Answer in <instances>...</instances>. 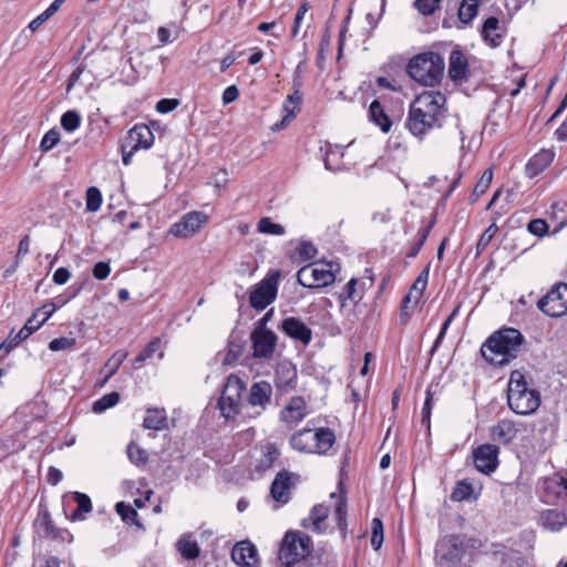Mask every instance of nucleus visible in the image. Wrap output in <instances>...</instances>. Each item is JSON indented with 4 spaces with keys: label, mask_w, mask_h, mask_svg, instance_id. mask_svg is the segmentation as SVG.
Returning <instances> with one entry per match:
<instances>
[{
    "label": "nucleus",
    "mask_w": 567,
    "mask_h": 567,
    "mask_svg": "<svg viewBox=\"0 0 567 567\" xmlns=\"http://www.w3.org/2000/svg\"><path fill=\"white\" fill-rule=\"evenodd\" d=\"M446 97L439 91H426L417 95L410 105L406 127L416 137L440 128L446 118Z\"/></svg>",
    "instance_id": "f257e3e1"
},
{
    "label": "nucleus",
    "mask_w": 567,
    "mask_h": 567,
    "mask_svg": "<svg viewBox=\"0 0 567 567\" xmlns=\"http://www.w3.org/2000/svg\"><path fill=\"white\" fill-rule=\"evenodd\" d=\"M524 337L519 330L503 328L491 334L482 344V357L491 364L503 367L516 359Z\"/></svg>",
    "instance_id": "f03ea898"
},
{
    "label": "nucleus",
    "mask_w": 567,
    "mask_h": 567,
    "mask_svg": "<svg viewBox=\"0 0 567 567\" xmlns=\"http://www.w3.org/2000/svg\"><path fill=\"white\" fill-rule=\"evenodd\" d=\"M336 443V434L330 427H302L289 439L290 446L303 454L326 455Z\"/></svg>",
    "instance_id": "7ed1b4c3"
},
{
    "label": "nucleus",
    "mask_w": 567,
    "mask_h": 567,
    "mask_svg": "<svg viewBox=\"0 0 567 567\" xmlns=\"http://www.w3.org/2000/svg\"><path fill=\"white\" fill-rule=\"evenodd\" d=\"M507 402L516 414L529 415L539 408L540 394L528 386L520 371L515 370L511 373L508 382Z\"/></svg>",
    "instance_id": "20e7f679"
},
{
    "label": "nucleus",
    "mask_w": 567,
    "mask_h": 567,
    "mask_svg": "<svg viewBox=\"0 0 567 567\" xmlns=\"http://www.w3.org/2000/svg\"><path fill=\"white\" fill-rule=\"evenodd\" d=\"M444 59L435 52H423L413 56L408 64L409 75L424 86H434L443 78Z\"/></svg>",
    "instance_id": "39448f33"
},
{
    "label": "nucleus",
    "mask_w": 567,
    "mask_h": 567,
    "mask_svg": "<svg viewBox=\"0 0 567 567\" xmlns=\"http://www.w3.org/2000/svg\"><path fill=\"white\" fill-rule=\"evenodd\" d=\"M311 551V539L301 532H287L278 557L282 565L291 567L300 560L305 559Z\"/></svg>",
    "instance_id": "423d86ee"
},
{
    "label": "nucleus",
    "mask_w": 567,
    "mask_h": 567,
    "mask_svg": "<svg viewBox=\"0 0 567 567\" xmlns=\"http://www.w3.org/2000/svg\"><path fill=\"white\" fill-rule=\"evenodd\" d=\"M339 265L333 261H318L300 268L297 281L306 288H322L336 280V270Z\"/></svg>",
    "instance_id": "0eeeda50"
},
{
    "label": "nucleus",
    "mask_w": 567,
    "mask_h": 567,
    "mask_svg": "<svg viewBox=\"0 0 567 567\" xmlns=\"http://www.w3.org/2000/svg\"><path fill=\"white\" fill-rule=\"evenodd\" d=\"M245 390L246 384L239 377L230 374L227 378L221 395L218 400L220 413L225 419L230 420L239 414L243 406V393Z\"/></svg>",
    "instance_id": "6e6552de"
},
{
    "label": "nucleus",
    "mask_w": 567,
    "mask_h": 567,
    "mask_svg": "<svg viewBox=\"0 0 567 567\" xmlns=\"http://www.w3.org/2000/svg\"><path fill=\"white\" fill-rule=\"evenodd\" d=\"M280 276V271L276 270L255 286L249 295V302L254 309L264 310L276 300Z\"/></svg>",
    "instance_id": "1a4fd4ad"
},
{
    "label": "nucleus",
    "mask_w": 567,
    "mask_h": 567,
    "mask_svg": "<svg viewBox=\"0 0 567 567\" xmlns=\"http://www.w3.org/2000/svg\"><path fill=\"white\" fill-rule=\"evenodd\" d=\"M538 308L548 317L558 318L567 313V284H556L537 302Z\"/></svg>",
    "instance_id": "9d476101"
},
{
    "label": "nucleus",
    "mask_w": 567,
    "mask_h": 567,
    "mask_svg": "<svg viewBox=\"0 0 567 567\" xmlns=\"http://www.w3.org/2000/svg\"><path fill=\"white\" fill-rule=\"evenodd\" d=\"M209 220L207 214L199 210H192L171 225L169 234L176 238H192L198 234L204 225Z\"/></svg>",
    "instance_id": "9b49d317"
},
{
    "label": "nucleus",
    "mask_w": 567,
    "mask_h": 567,
    "mask_svg": "<svg viewBox=\"0 0 567 567\" xmlns=\"http://www.w3.org/2000/svg\"><path fill=\"white\" fill-rule=\"evenodd\" d=\"M311 413L308 400L302 395L291 396L279 411V421L288 427L297 426Z\"/></svg>",
    "instance_id": "f8f14e48"
},
{
    "label": "nucleus",
    "mask_w": 567,
    "mask_h": 567,
    "mask_svg": "<svg viewBox=\"0 0 567 567\" xmlns=\"http://www.w3.org/2000/svg\"><path fill=\"white\" fill-rule=\"evenodd\" d=\"M277 340L278 338L274 331L255 328L250 333L254 358L270 360L275 353Z\"/></svg>",
    "instance_id": "ddd939ff"
},
{
    "label": "nucleus",
    "mask_w": 567,
    "mask_h": 567,
    "mask_svg": "<svg viewBox=\"0 0 567 567\" xmlns=\"http://www.w3.org/2000/svg\"><path fill=\"white\" fill-rule=\"evenodd\" d=\"M299 476L289 471L282 470L275 476L270 486V496L280 504H287L291 498V491L295 488Z\"/></svg>",
    "instance_id": "4468645a"
},
{
    "label": "nucleus",
    "mask_w": 567,
    "mask_h": 567,
    "mask_svg": "<svg viewBox=\"0 0 567 567\" xmlns=\"http://www.w3.org/2000/svg\"><path fill=\"white\" fill-rule=\"evenodd\" d=\"M539 491L543 502L548 504L567 499V478L558 474L545 477L539 483Z\"/></svg>",
    "instance_id": "2eb2a0df"
},
{
    "label": "nucleus",
    "mask_w": 567,
    "mask_h": 567,
    "mask_svg": "<svg viewBox=\"0 0 567 567\" xmlns=\"http://www.w3.org/2000/svg\"><path fill=\"white\" fill-rule=\"evenodd\" d=\"M272 386L267 381L255 382L248 393L247 403L256 415L262 414L271 402Z\"/></svg>",
    "instance_id": "dca6fc26"
},
{
    "label": "nucleus",
    "mask_w": 567,
    "mask_h": 567,
    "mask_svg": "<svg viewBox=\"0 0 567 567\" xmlns=\"http://www.w3.org/2000/svg\"><path fill=\"white\" fill-rule=\"evenodd\" d=\"M499 449L494 444H482L473 452L474 464L478 472L491 474L498 466Z\"/></svg>",
    "instance_id": "f3484780"
},
{
    "label": "nucleus",
    "mask_w": 567,
    "mask_h": 567,
    "mask_svg": "<svg viewBox=\"0 0 567 567\" xmlns=\"http://www.w3.org/2000/svg\"><path fill=\"white\" fill-rule=\"evenodd\" d=\"M297 368L289 360L279 361L275 368L274 382L280 393H287L297 386Z\"/></svg>",
    "instance_id": "a211bd4d"
},
{
    "label": "nucleus",
    "mask_w": 567,
    "mask_h": 567,
    "mask_svg": "<svg viewBox=\"0 0 567 567\" xmlns=\"http://www.w3.org/2000/svg\"><path fill=\"white\" fill-rule=\"evenodd\" d=\"M233 561L240 567H258V553L252 543L243 540L237 543L231 550Z\"/></svg>",
    "instance_id": "6ab92c4d"
},
{
    "label": "nucleus",
    "mask_w": 567,
    "mask_h": 567,
    "mask_svg": "<svg viewBox=\"0 0 567 567\" xmlns=\"http://www.w3.org/2000/svg\"><path fill=\"white\" fill-rule=\"evenodd\" d=\"M449 76L453 82H466L471 76L467 58L458 50H454L449 59Z\"/></svg>",
    "instance_id": "aec40b11"
},
{
    "label": "nucleus",
    "mask_w": 567,
    "mask_h": 567,
    "mask_svg": "<svg viewBox=\"0 0 567 567\" xmlns=\"http://www.w3.org/2000/svg\"><path fill=\"white\" fill-rule=\"evenodd\" d=\"M154 143V134L145 124H137L130 130L126 137V146L133 151L147 150Z\"/></svg>",
    "instance_id": "412c9836"
},
{
    "label": "nucleus",
    "mask_w": 567,
    "mask_h": 567,
    "mask_svg": "<svg viewBox=\"0 0 567 567\" xmlns=\"http://www.w3.org/2000/svg\"><path fill=\"white\" fill-rule=\"evenodd\" d=\"M282 331L290 338L308 344L311 341L312 332L300 319L289 317L281 322Z\"/></svg>",
    "instance_id": "4be33fe9"
},
{
    "label": "nucleus",
    "mask_w": 567,
    "mask_h": 567,
    "mask_svg": "<svg viewBox=\"0 0 567 567\" xmlns=\"http://www.w3.org/2000/svg\"><path fill=\"white\" fill-rule=\"evenodd\" d=\"M481 35L489 47H498L504 37L499 19L496 17L487 18L482 25Z\"/></svg>",
    "instance_id": "5701e85b"
},
{
    "label": "nucleus",
    "mask_w": 567,
    "mask_h": 567,
    "mask_svg": "<svg viewBox=\"0 0 567 567\" xmlns=\"http://www.w3.org/2000/svg\"><path fill=\"white\" fill-rule=\"evenodd\" d=\"M555 154L550 150H542L535 154L526 164V175L534 178L543 173L554 161Z\"/></svg>",
    "instance_id": "b1692460"
},
{
    "label": "nucleus",
    "mask_w": 567,
    "mask_h": 567,
    "mask_svg": "<svg viewBox=\"0 0 567 567\" xmlns=\"http://www.w3.org/2000/svg\"><path fill=\"white\" fill-rule=\"evenodd\" d=\"M329 515V507L319 504L312 507L308 517L301 522L302 527L310 528L316 533H322L324 530V520Z\"/></svg>",
    "instance_id": "393cba45"
},
{
    "label": "nucleus",
    "mask_w": 567,
    "mask_h": 567,
    "mask_svg": "<svg viewBox=\"0 0 567 567\" xmlns=\"http://www.w3.org/2000/svg\"><path fill=\"white\" fill-rule=\"evenodd\" d=\"M539 524L549 532H558L567 524L565 513L557 509H547L540 513Z\"/></svg>",
    "instance_id": "a878e982"
},
{
    "label": "nucleus",
    "mask_w": 567,
    "mask_h": 567,
    "mask_svg": "<svg viewBox=\"0 0 567 567\" xmlns=\"http://www.w3.org/2000/svg\"><path fill=\"white\" fill-rule=\"evenodd\" d=\"M430 266L427 265L417 276L408 295L403 298L402 308L405 309L408 303L414 300L415 303L421 299L429 281Z\"/></svg>",
    "instance_id": "bb28decb"
},
{
    "label": "nucleus",
    "mask_w": 567,
    "mask_h": 567,
    "mask_svg": "<svg viewBox=\"0 0 567 567\" xmlns=\"http://www.w3.org/2000/svg\"><path fill=\"white\" fill-rule=\"evenodd\" d=\"M517 434L514 422L509 420H501L491 430L492 439L502 444L511 443Z\"/></svg>",
    "instance_id": "cd10ccee"
},
{
    "label": "nucleus",
    "mask_w": 567,
    "mask_h": 567,
    "mask_svg": "<svg viewBox=\"0 0 567 567\" xmlns=\"http://www.w3.org/2000/svg\"><path fill=\"white\" fill-rule=\"evenodd\" d=\"M42 324L43 321L38 320V312H33V315L27 320L25 324L20 329L17 336L8 343L6 353H9L21 341L28 339L33 332L40 329Z\"/></svg>",
    "instance_id": "c85d7f7f"
},
{
    "label": "nucleus",
    "mask_w": 567,
    "mask_h": 567,
    "mask_svg": "<svg viewBox=\"0 0 567 567\" xmlns=\"http://www.w3.org/2000/svg\"><path fill=\"white\" fill-rule=\"evenodd\" d=\"M143 426L148 430L162 431L167 427V414L165 409L148 408L143 421Z\"/></svg>",
    "instance_id": "c756f323"
},
{
    "label": "nucleus",
    "mask_w": 567,
    "mask_h": 567,
    "mask_svg": "<svg viewBox=\"0 0 567 567\" xmlns=\"http://www.w3.org/2000/svg\"><path fill=\"white\" fill-rule=\"evenodd\" d=\"M176 549L187 560L196 559L200 554L198 543L190 534H185L178 539Z\"/></svg>",
    "instance_id": "7c9ffc66"
},
{
    "label": "nucleus",
    "mask_w": 567,
    "mask_h": 567,
    "mask_svg": "<svg viewBox=\"0 0 567 567\" xmlns=\"http://www.w3.org/2000/svg\"><path fill=\"white\" fill-rule=\"evenodd\" d=\"M370 120L375 123L382 132L388 133L392 126V122L385 114L383 106L379 101L374 100L369 107Z\"/></svg>",
    "instance_id": "2f4dec72"
},
{
    "label": "nucleus",
    "mask_w": 567,
    "mask_h": 567,
    "mask_svg": "<svg viewBox=\"0 0 567 567\" xmlns=\"http://www.w3.org/2000/svg\"><path fill=\"white\" fill-rule=\"evenodd\" d=\"M280 455L279 449L272 444L268 443L261 447V456L258 460V464L256 465V470L259 472H265L269 470L274 463L278 460Z\"/></svg>",
    "instance_id": "473e14b6"
},
{
    "label": "nucleus",
    "mask_w": 567,
    "mask_h": 567,
    "mask_svg": "<svg viewBox=\"0 0 567 567\" xmlns=\"http://www.w3.org/2000/svg\"><path fill=\"white\" fill-rule=\"evenodd\" d=\"M73 498L78 507L72 513L71 518L72 520H82L84 519V514H87L92 511L91 499L86 494L80 492H74Z\"/></svg>",
    "instance_id": "72a5a7b5"
},
{
    "label": "nucleus",
    "mask_w": 567,
    "mask_h": 567,
    "mask_svg": "<svg viewBox=\"0 0 567 567\" xmlns=\"http://www.w3.org/2000/svg\"><path fill=\"white\" fill-rule=\"evenodd\" d=\"M127 358V352L123 350H118L106 361L104 364V370H106V374L102 382V385L105 384L118 370L124 360Z\"/></svg>",
    "instance_id": "f704fd0d"
},
{
    "label": "nucleus",
    "mask_w": 567,
    "mask_h": 567,
    "mask_svg": "<svg viewBox=\"0 0 567 567\" xmlns=\"http://www.w3.org/2000/svg\"><path fill=\"white\" fill-rule=\"evenodd\" d=\"M482 0H463L458 9V19L467 24L477 14L478 4Z\"/></svg>",
    "instance_id": "c9c22d12"
},
{
    "label": "nucleus",
    "mask_w": 567,
    "mask_h": 567,
    "mask_svg": "<svg viewBox=\"0 0 567 567\" xmlns=\"http://www.w3.org/2000/svg\"><path fill=\"white\" fill-rule=\"evenodd\" d=\"M499 216H501V214L495 212L493 215V223L481 235V237L477 241V245H476L477 254H481L482 251L485 250V248L489 245L491 240L493 239L496 231L498 230L496 220H497V218H499Z\"/></svg>",
    "instance_id": "e433bc0d"
},
{
    "label": "nucleus",
    "mask_w": 567,
    "mask_h": 567,
    "mask_svg": "<svg viewBox=\"0 0 567 567\" xmlns=\"http://www.w3.org/2000/svg\"><path fill=\"white\" fill-rule=\"evenodd\" d=\"M161 340L158 338L153 339L147 346L140 352V354L133 361V368L138 369L143 362L151 359L158 350Z\"/></svg>",
    "instance_id": "4c0bfd02"
},
{
    "label": "nucleus",
    "mask_w": 567,
    "mask_h": 567,
    "mask_svg": "<svg viewBox=\"0 0 567 567\" xmlns=\"http://www.w3.org/2000/svg\"><path fill=\"white\" fill-rule=\"evenodd\" d=\"M118 401H120V394L114 391V392L107 393V394L103 395L102 398H100L99 400H96L93 403L92 410L95 413H103L107 409L115 406L118 403Z\"/></svg>",
    "instance_id": "58836bf2"
},
{
    "label": "nucleus",
    "mask_w": 567,
    "mask_h": 567,
    "mask_svg": "<svg viewBox=\"0 0 567 567\" xmlns=\"http://www.w3.org/2000/svg\"><path fill=\"white\" fill-rule=\"evenodd\" d=\"M257 229L261 234L282 236L286 230L280 224L272 223L269 217H264L258 221Z\"/></svg>",
    "instance_id": "ea45409f"
},
{
    "label": "nucleus",
    "mask_w": 567,
    "mask_h": 567,
    "mask_svg": "<svg viewBox=\"0 0 567 567\" xmlns=\"http://www.w3.org/2000/svg\"><path fill=\"white\" fill-rule=\"evenodd\" d=\"M60 123L63 130H65L69 133H72L80 127L81 116L76 111L70 110L61 116Z\"/></svg>",
    "instance_id": "a19ab883"
},
{
    "label": "nucleus",
    "mask_w": 567,
    "mask_h": 567,
    "mask_svg": "<svg viewBox=\"0 0 567 567\" xmlns=\"http://www.w3.org/2000/svg\"><path fill=\"white\" fill-rule=\"evenodd\" d=\"M473 494V485L467 481H460L454 487L451 498L455 502H463L471 498Z\"/></svg>",
    "instance_id": "79ce46f5"
},
{
    "label": "nucleus",
    "mask_w": 567,
    "mask_h": 567,
    "mask_svg": "<svg viewBox=\"0 0 567 567\" xmlns=\"http://www.w3.org/2000/svg\"><path fill=\"white\" fill-rule=\"evenodd\" d=\"M299 69H300V65L297 68L296 70V75H295V79H293V86H295V92L291 94V95H288V97L286 99L285 103H287V105L290 107V110H295V112L297 113V111L299 110V105L302 101V95H301V92H300V81H299Z\"/></svg>",
    "instance_id": "37998d69"
},
{
    "label": "nucleus",
    "mask_w": 567,
    "mask_h": 567,
    "mask_svg": "<svg viewBox=\"0 0 567 567\" xmlns=\"http://www.w3.org/2000/svg\"><path fill=\"white\" fill-rule=\"evenodd\" d=\"M493 179V171L492 168H487L483 172L481 178L474 186L472 197L477 199L481 195H483L489 187Z\"/></svg>",
    "instance_id": "c03bdc74"
},
{
    "label": "nucleus",
    "mask_w": 567,
    "mask_h": 567,
    "mask_svg": "<svg viewBox=\"0 0 567 567\" xmlns=\"http://www.w3.org/2000/svg\"><path fill=\"white\" fill-rule=\"evenodd\" d=\"M357 284L358 279L351 278L344 286L343 291L340 293V300L342 306L346 305L347 300L357 302L361 299V297L357 292Z\"/></svg>",
    "instance_id": "a18cd8bd"
},
{
    "label": "nucleus",
    "mask_w": 567,
    "mask_h": 567,
    "mask_svg": "<svg viewBox=\"0 0 567 567\" xmlns=\"http://www.w3.org/2000/svg\"><path fill=\"white\" fill-rule=\"evenodd\" d=\"M102 205V194L99 188L90 187L86 190V210L97 212Z\"/></svg>",
    "instance_id": "49530a36"
},
{
    "label": "nucleus",
    "mask_w": 567,
    "mask_h": 567,
    "mask_svg": "<svg viewBox=\"0 0 567 567\" xmlns=\"http://www.w3.org/2000/svg\"><path fill=\"white\" fill-rule=\"evenodd\" d=\"M296 255L300 261H308L316 257L317 248L311 241H301L296 248Z\"/></svg>",
    "instance_id": "de8ad7c7"
},
{
    "label": "nucleus",
    "mask_w": 567,
    "mask_h": 567,
    "mask_svg": "<svg viewBox=\"0 0 567 567\" xmlns=\"http://www.w3.org/2000/svg\"><path fill=\"white\" fill-rule=\"evenodd\" d=\"M383 543V523L380 518L375 517L372 519V536L371 546L378 550Z\"/></svg>",
    "instance_id": "09e8293b"
},
{
    "label": "nucleus",
    "mask_w": 567,
    "mask_h": 567,
    "mask_svg": "<svg viewBox=\"0 0 567 567\" xmlns=\"http://www.w3.org/2000/svg\"><path fill=\"white\" fill-rule=\"evenodd\" d=\"M35 526L39 529V532L44 533L45 535L53 534V524L50 516V513L44 509L38 514V517L35 519Z\"/></svg>",
    "instance_id": "8fccbe9b"
},
{
    "label": "nucleus",
    "mask_w": 567,
    "mask_h": 567,
    "mask_svg": "<svg viewBox=\"0 0 567 567\" xmlns=\"http://www.w3.org/2000/svg\"><path fill=\"white\" fill-rule=\"evenodd\" d=\"M76 340L74 338L61 337L55 338L49 342V349L53 352L71 350L75 347Z\"/></svg>",
    "instance_id": "3c124183"
},
{
    "label": "nucleus",
    "mask_w": 567,
    "mask_h": 567,
    "mask_svg": "<svg viewBox=\"0 0 567 567\" xmlns=\"http://www.w3.org/2000/svg\"><path fill=\"white\" fill-rule=\"evenodd\" d=\"M127 456L131 462L135 464H144L147 461V453L145 450L140 447L136 443L131 442L127 445Z\"/></svg>",
    "instance_id": "603ef678"
},
{
    "label": "nucleus",
    "mask_w": 567,
    "mask_h": 567,
    "mask_svg": "<svg viewBox=\"0 0 567 567\" xmlns=\"http://www.w3.org/2000/svg\"><path fill=\"white\" fill-rule=\"evenodd\" d=\"M432 224L425 226L419 231V239L411 247L410 251L406 254L408 258H415L417 254L420 252L421 248L423 247L424 243L426 241L431 230H432Z\"/></svg>",
    "instance_id": "864d4df0"
},
{
    "label": "nucleus",
    "mask_w": 567,
    "mask_h": 567,
    "mask_svg": "<svg viewBox=\"0 0 567 567\" xmlns=\"http://www.w3.org/2000/svg\"><path fill=\"white\" fill-rule=\"evenodd\" d=\"M60 141V132L56 128L49 130L41 140L40 150L48 152L52 150Z\"/></svg>",
    "instance_id": "5fc2aeb1"
},
{
    "label": "nucleus",
    "mask_w": 567,
    "mask_h": 567,
    "mask_svg": "<svg viewBox=\"0 0 567 567\" xmlns=\"http://www.w3.org/2000/svg\"><path fill=\"white\" fill-rule=\"evenodd\" d=\"M116 512L123 519V522L127 524H133L137 518V512L130 505L124 502H120L116 504Z\"/></svg>",
    "instance_id": "6e6d98bb"
},
{
    "label": "nucleus",
    "mask_w": 567,
    "mask_h": 567,
    "mask_svg": "<svg viewBox=\"0 0 567 567\" xmlns=\"http://www.w3.org/2000/svg\"><path fill=\"white\" fill-rule=\"evenodd\" d=\"M342 157V154L340 153L339 150H329L327 153H326V157H324V167L329 171H338L340 169L341 167V159Z\"/></svg>",
    "instance_id": "4d7b16f0"
},
{
    "label": "nucleus",
    "mask_w": 567,
    "mask_h": 567,
    "mask_svg": "<svg viewBox=\"0 0 567 567\" xmlns=\"http://www.w3.org/2000/svg\"><path fill=\"white\" fill-rule=\"evenodd\" d=\"M441 0H415V8L423 16H431L440 7Z\"/></svg>",
    "instance_id": "13d9d810"
},
{
    "label": "nucleus",
    "mask_w": 567,
    "mask_h": 567,
    "mask_svg": "<svg viewBox=\"0 0 567 567\" xmlns=\"http://www.w3.org/2000/svg\"><path fill=\"white\" fill-rule=\"evenodd\" d=\"M527 229L530 234L542 237L548 233V224L544 219H533L528 223Z\"/></svg>",
    "instance_id": "bf43d9fd"
},
{
    "label": "nucleus",
    "mask_w": 567,
    "mask_h": 567,
    "mask_svg": "<svg viewBox=\"0 0 567 567\" xmlns=\"http://www.w3.org/2000/svg\"><path fill=\"white\" fill-rule=\"evenodd\" d=\"M308 11H309L308 2H303L299 6V8L296 12V16H295V20H293V25L291 29V37H293V38L297 37V34L299 32L300 24Z\"/></svg>",
    "instance_id": "052dcab7"
},
{
    "label": "nucleus",
    "mask_w": 567,
    "mask_h": 567,
    "mask_svg": "<svg viewBox=\"0 0 567 567\" xmlns=\"http://www.w3.org/2000/svg\"><path fill=\"white\" fill-rule=\"evenodd\" d=\"M111 272V267L109 262L99 261L94 265L92 269L93 277L97 280H104L109 277Z\"/></svg>",
    "instance_id": "680f3d73"
},
{
    "label": "nucleus",
    "mask_w": 567,
    "mask_h": 567,
    "mask_svg": "<svg viewBox=\"0 0 567 567\" xmlns=\"http://www.w3.org/2000/svg\"><path fill=\"white\" fill-rule=\"evenodd\" d=\"M284 112L285 115L281 121L276 122L272 126V131H280L286 127V125L296 116L295 110H290V107L287 105V103H284Z\"/></svg>",
    "instance_id": "e2e57ef3"
},
{
    "label": "nucleus",
    "mask_w": 567,
    "mask_h": 567,
    "mask_svg": "<svg viewBox=\"0 0 567 567\" xmlns=\"http://www.w3.org/2000/svg\"><path fill=\"white\" fill-rule=\"evenodd\" d=\"M177 105L178 101L175 99H162L156 104V111L166 114L175 110Z\"/></svg>",
    "instance_id": "0e129e2a"
},
{
    "label": "nucleus",
    "mask_w": 567,
    "mask_h": 567,
    "mask_svg": "<svg viewBox=\"0 0 567 567\" xmlns=\"http://www.w3.org/2000/svg\"><path fill=\"white\" fill-rule=\"evenodd\" d=\"M62 307V305H55L54 302H50V303H45L43 305L41 308L37 309L35 312H38V316L39 315H43L42 319L40 321H43V323L45 321H48L51 316L60 308Z\"/></svg>",
    "instance_id": "69168bd1"
},
{
    "label": "nucleus",
    "mask_w": 567,
    "mask_h": 567,
    "mask_svg": "<svg viewBox=\"0 0 567 567\" xmlns=\"http://www.w3.org/2000/svg\"><path fill=\"white\" fill-rule=\"evenodd\" d=\"M431 411H432V392L430 390L426 391V398L422 408V423L423 424H430V417H431Z\"/></svg>",
    "instance_id": "338daca9"
},
{
    "label": "nucleus",
    "mask_w": 567,
    "mask_h": 567,
    "mask_svg": "<svg viewBox=\"0 0 567 567\" xmlns=\"http://www.w3.org/2000/svg\"><path fill=\"white\" fill-rule=\"evenodd\" d=\"M239 96V90L236 85H229L223 93V103L230 104Z\"/></svg>",
    "instance_id": "774afa93"
}]
</instances>
